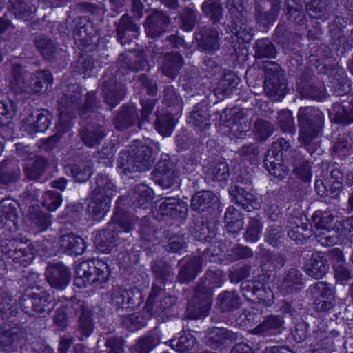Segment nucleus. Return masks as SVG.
Segmentation results:
<instances>
[{
  "mask_svg": "<svg viewBox=\"0 0 353 353\" xmlns=\"http://www.w3.org/2000/svg\"><path fill=\"white\" fill-rule=\"evenodd\" d=\"M42 80L52 83L53 78L51 73L40 71L37 74H32L22 68L21 65H16L13 69L10 85L16 92L39 93L43 88Z\"/></svg>",
  "mask_w": 353,
  "mask_h": 353,
  "instance_id": "3",
  "label": "nucleus"
},
{
  "mask_svg": "<svg viewBox=\"0 0 353 353\" xmlns=\"http://www.w3.org/2000/svg\"><path fill=\"white\" fill-rule=\"evenodd\" d=\"M154 296V290L149 297L145 310L151 313L152 315H159L164 311L167 307L174 305L176 303V298L174 296H165L161 301V304H157L154 302L153 296Z\"/></svg>",
  "mask_w": 353,
  "mask_h": 353,
  "instance_id": "23",
  "label": "nucleus"
},
{
  "mask_svg": "<svg viewBox=\"0 0 353 353\" xmlns=\"http://www.w3.org/2000/svg\"><path fill=\"white\" fill-rule=\"evenodd\" d=\"M330 257L340 263L339 265L335 266V278L336 281L342 283L352 278L350 272L342 265L344 258L341 251L336 248L332 249L330 251Z\"/></svg>",
  "mask_w": 353,
  "mask_h": 353,
  "instance_id": "19",
  "label": "nucleus"
},
{
  "mask_svg": "<svg viewBox=\"0 0 353 353\" xmlns=\"http://www.w3.org/2000/svg\"><path fill=\"white\" fill-rule=\"evenodd\" d=\"M136 198L141 205L148 203L153 199V191L151 188L143 184L138 185L134 190Z\"/></svg>",
  "mask_w": 353,
  "mask_h": 353,
  "instance_id": "39",
  "label": "nucleus"
},
{
  "mask_svg": "<svg viewBox=\"0 0 353 353\" xmlns=\"http://www.w3.org/2000/svg\"><path fill=\"white\" fill-rule=\"evenodd\" d=\"M15 115V109L12 102H0V123L7 125Z\"/></svg>",
  "mask_w": 353,
  "mask_h": 353,
  "instance_id": "41",
  "label": "nucleus"
},
{
  "mask_svg": "<svg viewBox=\"0 0 353 353\" xmlns=\"http://www.w3.org/2000/svg\"><path fill=\"white\" fill-rule=\"evenodd\" d=\"M104 136L101 130L96 132H88L83 135V140L85 145L92 147L98 143Z\"/></svg>",
  "mask_w": 353,
  "mask_h": 353,
  "instance_id": "47",
  "label": "nucleus"
},
{
  "mask_svg": "<svg viewBox=\"0 0 353 353\" xmlns=\"http://www.w3.org/2000/svg\"><path fill=\"white\" fill-rule=\"evenodd\" d=\"M202 8L214 21L219 20L222 14V8L219 0H208L203 4Z\"/></svg>",
  "mask_w": 353,
  "mask_h": 353,
  "instance_id": "35",
  "label": "nucleus"
},
{
  "mask_svg": "<svg viewBox=\"0 0 353 353\" xmlns=\"http://www.w3.org/2000/svg\"><path fill=\"white\" fill-rule=\"evenodd\" d=\"M160 214L163 216L170 215L174 216L175 211L177 209H187L183 203H179L174 199L168 198L162 200L158 205Z\"/></svg>",
  "mask_w": 353,
  "mask_h": 353,
  "instance_id": "28",
  "label": "nucleus"
},
{
  "mask_svg": "<svg viewBox=\"0 0 353 353\" xmlns=\"http://www.w3.org/2000/svg\"><path fill=\"white\" fill-rule=\"evenodd\" d=\"M263 353H294L285 347H272L266 348Z\"/></svg>",
  "mask_w": 353,
  "mask_h": 353,
  "instance_id": "64",
  "label": "nucleus"
},
{
  "mask_svg": "<svg viewBox=\"0 0 353 353\" xmlns=\"http://www.w3.org/2000/svg\"><path fill=\"white\" fill-rule=\"evenodd\" d=\"M10 7L12 10L13 13L16 15H19L24 20H28L32 19V14L37 10V6L33 5L29 6L27 8L26 3L21 0H10Z\"/></svg>",
  "mask_w": 353,
  "mask_h": 353,
  "instance_id": "25",
  "label": "nucleus"
},
{
  "mask_svg": "<svg viewBox=\"0 0 353 353\" xmlns=\"http://www.w3.org/2000/svg\"><path fill=\"white\" fill-rule=\"evenodd\" d=\"M195 23V14L192 11H189L186 17H183V28L186 31L192 30Z\"/></svg>",
  "mask_w": 353,
  "mask_h": 353,
  "instance_id": "53",
  "label": "nucleus"
},
{
  "mask_svg": "<svg viewBox=\"0 0 353 353\" xmlns=\"http://www.w3.org/2000/svg\"><path fill=\"white\" fill-rule=\"evenodd\" d=\"M226 83H228L230 86L226 88H223V91L225 94H229L231 91V88H234L239 83V79L232 74L225 76L224 79L220 83V87L216 90V92L220 90L221 87L223 88L226 85Z\"/></svg>",
  "mask_w": 353,
  "mask_h": 353,
  "instance_id": "51",
  "label": "nucleus"
},
{
  "mask_svg": "<svg viewBox=\"0 0 353 353\" xmlns=\"http://www.w3.org/2000/svg\"><path fill=\"white\" fill-rule=\"evenodd\" d=\"M209 174L212 176L213 180H226L229 176V168L227 163L225 162L219 163L210 170Z\"/></svg>",
  "mask_w": 353,
  "mask_h": 353,
  "instance_id": "43",
  "label": "nucleus"
},
{
  "mask_svg": "<svg viewBox=\"0 0 353 353\" xmlns=\"http://www.w3.org/2000/svg\"><path fill=\"white\" fill-rule=\"evenodd\" d=\"M272 146L276 149L280 148L281 150H287L290 147V143L285 139L281 138L276 142L274 143Z\"/></svg>",
  "mask_w": 353,
  "mask_h": 353,
  "instance_id": "63",
  "label": "nucleus"
},
{
  "mask_svg": "<svg viewBox=\"0 0 353 353\" xmlns=\"http://www.w3.org/2000/svg\"><path fill=\"white\" fill-rule=\"evenodd\" d=\"M222 284L221 272L214 273L210 272L207 273L205 280L196 290V297L198 301L203 296V299L199 303L200 311L196 315V318L205 316L208 314L211 307L212 289L220 288Z\"/></svg>",
  "mask_w": 353,
  "mask_h": 353,
  "instance_id": "7",
  "label": "nucleus"
},
{
  "mask_svg": "<svg viewBox=\"0 0 353 353\" xmlns=\"http://www.w3.org/2000/svg\"><path fill=\"white\" fill-rule=\"evenodd\" d=\"M121 154V159L128 158L126 163L121 161L119 163L125 172L148 170L154 161L152 150L147 145L140 144L139 141H136L132 146L129 158L125 153Z\"/></svg>",
  "mask_w": 353,
  "mask_h": 353,
  "instance_id": "6",
  "label": "nucleus"
},
{
  "mask_svg": "<svg viewBox=\"0 0 353 353\" xmlns=\"http://www.w3.org/2000/svg\"><path fill=\"white\" fill-rule=\"evenodd\" d=\"M306 273L315 279L323 278L329 270V265L325 255L321 252L312 254L305 266Z\"/></svg>",
  "mask_w": 353,
  "mask_h": 353,
  "instance_id": "12",
  "label": "nucleus"
},
{
  "mask_svg": "<svg viewBox=\"0 0 353 353\" xmlns=\"http://www.w3.org/2000/svg\"><path fill=\"white\" fill-rule=\"evenodd\" d=\"M171 164L167 161H159L154 170L155 177L161 181L164 188H169L174 179L173 170L170 168Z\"/></svg>",
  "mask_w": 353,
  "mask_h": 353,
  "instance_id": "17",
  "label": "nucleus"
},
{
  "mask_svg": "<svg viewBox=\"0 0 353 353\" xmlns=\"http://www.w3.org/2000/svg\"><path fill=\"white\" fill-rule=\"evenodd\" d=\"M72 345V340L68 338H61L59 350L60 353H66Z\"/></svg>",
  "mask_w": 353,
  "mask_h": 353,
  "instance_id": "61",
  "label": "nucleus"
},
{
  "mask_svg": "<svg viewBox=\"0 0 353 353\" xmlns=\"http://www.w3.org/2000/svg\"><path fill=\"white\" fill-rule=\"evenodd\" d=\"M46 165V160L44 158L37 157L25 165V174L28 179H35L43 173Z\"/></svg>",
  "mask_w": 353,
  "mask_h": 353,
  "instance_id": "24",
  "label": "nucleus"
},
{
  "mask_svg": "<svg viewBox=\"0 0 353 353\" xmlns=\"http://www.w3.org/2000/svg\"><path fill=\"white\" fill-rule=\"evenodd\" d=\"M61 202L60 194L54 191L48 190L43 196L42 204L50 211H55Z\"/></svg>",
  "mask_w": 353,
  "mask_h": 353,
  "instance_id": "31",
  "label": "nucleus"
},
{
  "mask_svg": "<svg viewBox=\"0 0 353 353\" xmlns=\"http://www.w3.org/2000/svg\"><path fill=\"white\" fill-rule=\"evenodd\" d=\"M231 353H253L250 347L245 343L237 344L232 350Z\"/></svg>",
  "mask_w": 353,
  "mask_h": 353,
  "instance_id": "58",
  "label": "nucleus"
},
{
  "mask_svg": "<svg viewBox=\"0 0 353 353\" xmlns=\"http://www.w3.org/2000/svg\"><path fill=\"white\" fill-rule=\"evenodd\" d=\"M14 342L12 334L10 332H3L0 330V350L2 351H10Z\"/></svg>",
  "mask_w": 353,
  "mask_h": 353,
  "instance_id": "49",
  "label": "nucleus"
},
{
  "mask_svg": "<svg viewBox=\"0 0 353 353\" xmlns=\"http://www.w3.org/2000/svg\"><path fill=\"white\" fill-rule=\"evenodd\" d=\"M294 172L298 176L305 181H309L312 176L310 168L307 165H303L296 168Z\"/></svg>",
  "mask_w": 353,
  "mask_h": 353,
  "instance_id": "54",
  "label": "nucleus"
},
{
  "mask_svg": "<svg viewBox=\"0 0 353 353\" xmlns=\"http://www.w3.org/2000/svg\"><path fill=\"white\" fill-rule=\"evenodd\" d=\"M278 121L283 131L295 132L294 121L291 111L286 110L281 111L278 116Z\"/></svg>",
  "mask_w": 353,
  "mask_h": 353,
  "instance_id": "33",
  "label": "nucleus"
},
{
  "mask_svg": "<svg viewBox=\"0 0 353 353\" xmlns=\"http://www.w3.org/2000/svg\"><path fill=\"white\" fill-rule=\"evenodd\" d=\"M238 296L230 292H224L219 296L218 304L223 310H228L239 306Z\"/></svg>",
  "mask_w": 353,
  "mask_h": 353,
  "instance_id": "34",
  "label": "nucleus"
},
{
  "mask_svg": "<svg viewBox=\"0 0 353 353\" xmlns=\"http://www.w3.org/2000/svg\"><path fill=\"white\" fill-rule=\"evenodd\" d=\"M225 222L228 230L233 233L238 232L243 226L241 214L234 207L231 206L228 208L225 212Z\"/></svg>",
  "mask_w": 353,
  "mask_h": 353,
  "instance_id": "18",
  "label": "nucleus"
},
{
  "mask_svg": "<svg viewBox=\"0 0 353 353\" xmlns=\"http://www.w3.org/2000/svg\"><path fill=\"white\" fill-rule=\"evenodd\" d=\"M350 106L345 105H337V110L335 113L334 119L337 123H340L344 125H349L353 123V104H350Z\"/></svg>",
  "mask_w": 353,
  "mask_h": 353,
  "instance_id": "30",
  "label": "nucleus"
},
{
  "mask_svg": "<svg viewBox=\"0 0 353 353\" xmlns=\"http://www.w3.org/2000/svg\"><path fill=\"white\" fill-rule=\"evenodd\" d=\"M50 123L51 116L48 111H37L22 121L21 128L29 134L43 132Z\"/></svg>",
  "mask_w": 353,
  "mask_h": 353,
  "instance_id": "9",
  "label": "nucleus"
},
{
  "mask_svg": "<svg viewBox=\"0 0 353 353\" xmlns=\"http://www.w3.org/2000/svg\"><path fill=\"white\" fill-rule=\"evenodd\" d=\"M79 327L83 334L89 336L92 331V325L90 316L83 313L79 319Z\"/></svg>",
  "mask_w": 353,
  "mask_h": 353,
  "instance_id": "52",
  "label": "nucleus"
},
{
  "mask_svg": "<svg viewBox=\"0 0 353 353\" xmlns=\"http://www.w3.org/2000/svg\"><path fill=\"white\" fill-rule=\"evenodd\" d=\"M51 302L52 297L46 293H42L40 296H34L32 301L34 310L39 314H42L46 312H48L51 310V307H49V304Z\"/></svg>",
  "mask_w": 353,
  "mask_h": 353,
  "instance_id": "32",
  "label": "nucleus"
},
{
  "mask_svg": "<svg viewBox=\"0 0 353 353\" xmlns=\"http://www.w3.org/2000/svg\"><path fill=\"white\" fill-rule=\"evenodd\" d=\"M37 47L41 54L48 59H50L54 52V46L52 42L46 39H40L36 42Z\"/></svg>",
  "mask_w": 353,
  "mask_h": 353,
  "instance_id": "45",
  "label": "nucleus"
},
{
  "mask_svg": "<svg viewBox=\"0 0 353 353\" xmlns=\"http://www.w3.org/2000/svg\"><path fill=\"white\" fill-rule=\"evenodd\" d=\"M216 201V196L210 191H202L196 193L192 199V206L194 210L205 211Z\"/></svg>",
  "mask_w": 353,
  "mask_h": 353,
  "instance_id": "20",
  "label": "nucleus"
},
{
  "mask_svg": "<svg viewBox=\"0 0 353 353\" xmlns=\"http://www.w3.org/2000/svg\"><path fill=\"white\" fill-rule=\"evenodd\" d=\"M218 33L206 36L205 42L206 44L208 46L209 49L216 50L218 48Z\"/></svg>",
  "mask_w": 353,
  "mask_h": 353,
  "instance_id": "57",
  "label": "nucleus"
},
{
  "mask_svg": "<svg viewBox=\"0 0 353 353\" xmlns=\"http://www.w3.org/2000/svg\"><path fill=\"white\" fill-rule=\"evenodd\" d=\"M230 194L237 203L248 212L261 207L262 198L260 195L248 192L241 187H231Z\"/></svg>",
  "mask_w": 353,
  "mask_h": 353,
  "instance_id": "11",
  "label": "nucleus"
},
{
  "mask_svg": "<svg viewBox=\"0 0 353 353\" xmlns=\"http://www.w3.org/2000/svg\"><path fill=\"white\" fill-rule=\"evenodd\" d=\"M254 132L258 139L264 140L272 134L273 127L270 122L258 119L254 125Z\"/></svg>",
  "mask_w": 353,
  "mask_h": 353,
  "instance_id": "37",
  "label": "nucleus"
},
{
  "mask_svg": "<svg viewBox=\"0 0 353 353\" xmlns=\"http://www.w3.org/2000/svg\"><path fill=\"white\" fill-rule=\"evenodd\" d=\"M261 228V223L259 220H251L246 233L245 234V240L250 243H254L257 241L259 238Z\"/></svg>",
  "mask_w": 353,
  "mask_h": 353,
  "instance_id": "40",
  "label": "nucleus"
},
{
  "mask_svg": "<svg viewBox=\"0 0 353 353\" xmlns=\"http://www.w3.org/2000/svg\"><path fill=\"white\" fill-rule=\"evenodd\" d=\"M201 266L202 262L199 257L196 256L191 259L185 266L181 268L179 274V279L181 282L193 279L200 271Z\"/></svg>",
  "mask_w": 353,
  "mask_h": 353,
  "instance_id": "21",
  "label": "nucleus"
},
{
  "mask_svg": "<svg viewBox=\"0 0 353 353\" xmlns=\"http://www.w3.org/2000/svg\"><path fill=\"white\" fill-rule=\"evenodd\" d=\"M293 336L296 341L301 343L306 338V332L303 325H299L293 332Z\"/></svg>",
  "mask_w": 353,
  "mask_h": 353,
  "instance_id": "55",
  "label": "nucleus"
},
{
  "mask_svg": "<svg viewBox=\"0 0 353 353\" xmlns=\"http://www.w3.org/2000/svg\"><path fill=\"white\" fill-rule=\"evenodd\" d=\"M61 248L68 254H81L85 250L84 240L72 234H65L61 236L60 241Z\"/></svg>",
  "mask_w": 353,
  "mask_h": 353,
  "instance_id": "16",
  "label": "nucleus"
},
{
  "mask_svg": "<svg viewBox=\"0 0 353 353\" xmlns=\"http://www.w3.org/2000/svg\"><path fill=\"white\" fill-rule=\"evenodd\" d=\"M121 23L122 26L125 27L127 30L130 31L137 32L139 29V28L136 25H134L130 21V18L128 17H122Z\"/></svg>",
  "mask_w": 353,
  "mask_h": 353,
  "instance_id": "62",
  "label": "nucleus"
},
{
  "mask_svg": "<svg viewBox=\"0 0 353 353\" xmlns=\"http://www.w3.org/2000/svg\"><path fill=\"white\" fill-rule=\"evenodd\" d=\"M299 126V141L311 152L310 144L321 133L323 114L313 108H301L298 112Z\"/></svg>",
  "mask_w": 353,
  "mask_h": 353,
  "instance_id": "2",
  "label": "nucleus"
},
{
  "mask_svg": "<svg viewBox=\"0 0 353 353\" xmlns=\"http://www.w3.org/2000/svg\"><path fill=\"white\" fill-rule=\"evenodd\" d=\"M97 188L94 190L88 211L94 216H104L110 210L111 199L115 195L114 185L103 176L97 178Z\"/></svg>",
  "mask_w": 353,
  "mask_h": 353,
  "instance_id": "5",
  "label": "nucleus"
},
{
  "mask_svg": "<svg viewBox=\"0 0 353 353\" xmlns=\"http://www.w3.org/2000/svg\"><path fill=\"white\" fill-rule=\"evenodd\" d=\"M158 343H152L151 337L148 336L141 339L136 346L134 347V350L137 353H148Z\"/></svg>",
  "mask_w": 353,
  "mask_h": 353,
  "instance_id": "48",
  "label": "nucleus"
},
{
  "mask_svg": "<svg viewBox=\"0 0 353 353\" xmlns=\"http://www.w3.org/2000/svg\"><path fill=\"white\" fill-rule=\"evenodd\" d=\"M339 240L347 237L353 239V216L339 222L336 225Z\"/></svg>",
  "mask_w": 353,
  "mask_h": 353,
  "instance_id": "42",
  "label": "nucleus"
},
{
  "mask_svg": "<svg viewBox=\"0 0 353 353\" xmlns=\"http://www.w3.org/2000/svg\"><path fill=\"white\" fill-rule=\"evenodd\" d=\"M283 319L279 316H270L256 327L253 332L263 336H272L280 334L282 331Z\"/></svg>",
  "mask_w": 353,
  "mask_h": 353,
  "instance_id": "15",
  "label": "nucleus"
},
{
  "mask_svg": "<svg viewBox=\"0 0 353 353\" xmlns=\"http://www.w3.org/2000/svg\"><path fill=\"white\" fill-rule=\"evenodd\" d=\"M209 339L216 343H223L230 339V333L225 329L215 327L210 334Z\"/></svg>",
  "mask_w": 353,
  "mask_h": 353,
  "instance_id": "46",
  "label": "nucleus"
},
{
  "mask_svg": "<svg viewBox=\"0 0 353 353\" xmlns=\"http://www.w3.org/2000/svg\"><path fill=\"white\" fill-rule=\"evenodd\" d=\"M310 292L317 310H327L334 305L335 301L334 289L327 283L317 282L314 285H310Z\"/></svg>",
  "mask_w": 353,
  "mask_h": 353,
  "instance_id": "8",
  "label": "nucleus"
},
{
  "mask_svg": "<svg viewBox=\"0 0 353 353\" xmlns=\"http://www.w3.org/2000/svg\"><path fill=\"white\" fill-rule=\"evenodd\" d=\"M170 345L180 353H195L198 343L192 333L183 332L179 337L170 340Z\"/></svg>",
  "mask_w": 353,
  "mask_h": 353,
  "instance_id": "14",
  "label": "nucleus"
},
{
  "mask_svg": "<svg viewBox=\"0 0 353 353\" xmlns=\"http://www.w3.org/2000/svg\"><path fill=\"white\" fill-rule=\"evenodd\" d=\"M166 123H163L159 119H158L156 128L157 131L163 137L170 136L173 130L174 124L170 121V118L166 119Z\"/></svg>",
  "mask_w": 353,
  "mask_h": 353,
  "instance_id": "50",
  "label": "nucleus"
},
{
  "mask_svg": "<svg viewBox=\"0 0 353 353\" xmlns=\"http://www.w3.org/2000/svg\"><path fill=\"white\" fill-rule=\"evenodd\" d=\"M46 278L52 288L62 290L68 285L70 281V273L64 265L54 264L46 269Z\"/></svg>",
  "mask_w": 353,
  "mask_h": 353,
  "instance_id": "10",
  "label": "nucleus"
},
{
  "mask_svg": "<svg viewBox=\"0 0 353 353\" xmlns=\"http://www.w3.org/2000/svg\"><path fill=\"white\" fill-rule=\"evenodd\" d=\"M110 276V270L106 263L101 259L83 261L76 268L74 280L79 288L93 286L99 288Z\"/></svg>",
  "mask_w": 353,
  "mask_h": 353,
  "instance_id": "1",
  "label": "nucleus"
},
{
  "mask_svg": "<svg viewBox=\"0 0 353 353\" xmlns=\"http://www.w3.org/2000/svg\"><path fill=\"white\" fill-rule=\"evenodd\" d=\"M106 346L110 349L109 353H132L130 347H124L121 339H108Z\"/></svg>",
  "mask_w": 353,
  "mask_h": 353,
  "instance_id": "44",
  "label": "nucleus"
},
{
  "mask_svg": "<svg viewBox=\"0 0 353 353\" xmlns=\"http://www.w3.org/2000/svg\"><path fill=\"white\" fill-rule=\"evenodd\" d=\"M182 63V58L178 53L169 54L165 58L162 71L165 75L174 79Z\"/></svg>",
  "mask_w": 353,
  "mask_h": 353,
  "instance_id": "22",
  "label": "nucleus"
},
{
  "mask_svg": "<svg viewBox=\"0 0 353 353\" xmlns=\"http://www.w3.org/2000/svg\"><path fill=\"white\" fill-rule=\"evenodd\" d=\"M162 14L159 12H156L148 17L147 22L145 23V30L148 35L151 37L158 36L161 32L157 30V26L161 23V17Z\"/></svg>",
  "mask_w": 353,
  "mask_h": 353,
  "instance_id": "38",
  "label": "nucleus"
},
{
  "mask_svg": "<svg viewBox=\"0 0 353 353\" xmlns=\"http://www.w3.org/2000/svg\"><path fill=\"white\" fill-rule=\"evenodd\" d=\"M67 173H70L77 181H87L92 174V166L89 163L86 165H72L65 168Z\"/></svg>",
  "mask_w": 353,
  "mask_h": 353,
  "instance_id": "26",
  "label": "nucleus"
},
{
  "mask_svg": "<svg viewBox=\"0 0 353 353\" xmlns=\"http://www.w3.org/2000/svg\"><path fill=\"white\" fill-rule=\"evenodd\" d=\"M0 219L6 223L8 221L16 224L17 214L13 202L9 199L0 202Z\"/></svg>",
  "mask_w": 353,
  "mask_h": 353,
  "instance_id": "27",
  "label": "nucleus"
},
{
  "mask_svg": "<svg viewBox=\"0 0 353 353\" xmlns=\"http://www.w3.org/2000/svg\"><path fill=\"white\" fill-rule=\"evenodd\" d=\"M8 254L15 262H18L23 265H26L34 259V255L30 250L26 248H19L14 250H10Z\"/></svg>",
  "mask_w": 353,
  "mask_h": 353,
  "instance_id": "29",
  "label": "nucleus"
},
{
  "mask_svg": "<svg viewBox=\"0 0 353 353\" xmlns=\"http://www.w3.org/2000/svg\"><path fill=\"white\" fill-rule=\"evenodd\" d=\"M315 188L317 193L321 196H324L327 194V185L323 181L317 180L315 183Z\"/></svg>",
  "mask_w": 353,
  "mask_h": 353,
  "instance_id": "59",
  "label": "nucleus"
},
{
  "mask_svg": "<svg viewBox=\"0 0 353 353\" xmlns=\"http://www.w3.org/2000/svg\"><path fill=\"white\" fill-rule=\"evenodd\" d=\"M141 103L143 105L142 114L143 117H147L152 112V111L153 110V108L154 105V101L150 100V101H145V102L142 101Z\"/></svg>",
  "mask_w": 353,
  "mask_h": 353,
  "instance_id": "60",
  "label": "nucleus"
},
{
  "mask_svg": "<svg viewBox=\"0 0 353 353\" xmlns=\"http://www.w3.org/2000/svg\"><path fill=\"white\" fill-rule=\"evenodd\" d=\"M239 125L237 124H234L231 130L233 132L234 135L238 139H243L245 136V133L250 129V125H245L242 130H239Z\"/></svg>",
  "mask_w": 353,
  "mask_h": 353,
  "instance_id": "56",
  "label": "nucleus"
},
{
  "mask_svg": "<svg viewBox=\"0 0 353 353\" xmlns=\"http://www.w3.org/2000/svg\"><path fill=\"white\" fill-rule=\"evenodd\" d=\"M334 215L330 212L316 211L312 216V225L315 227L316 240L323 246L336 244L339 241Z\"/></svg>",
  "mask_w": 353,
  "mask_h": 353,
  "instance_id": "4",
  "label": "nucleus"
},
{
  "mask_svg": "<svg viewBox=\"0 0 353 353\" xmlns=\"http://www.w3.org/2000/svg\"><path fill=\"white\" fill-rule=\"evenodd\" d=\"M110 235V232L104 231L99 234H97L94 239V244L97 249L101 252L102 253H109L111 252L112 249L114 245V242L116 239L114 236H112L111 239L108 241L106 243L102 241L103 237H108Z\"/></svg>",
  "mask_w": 353,
  "mask_h": 353,
  "instance_id": "36",
  "label": "nucleus"
},
{
  "mask_svg": "<svg viewBox=\"0 0 353 353\" xmlns=\"http://www.w3.org/2000/svg\"><path fill=\"white\" fill-rule=\"evenodd\" d=\"M141 294L137 289H126L115 286L112 291V301L118 306H124L125 305H135L139 302Z\"/></svg>",
  "mask_w": 353,
  "mask_h": 353,
  "instance_id": "13",
  "label": "nucleus"
}]
</instances>
